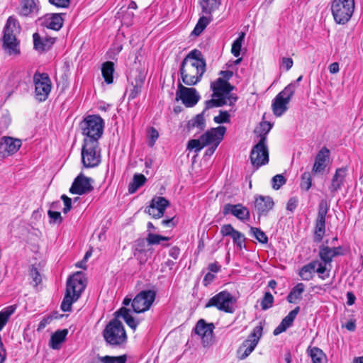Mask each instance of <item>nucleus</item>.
Instances as JSON below:
<instances>
[{
  "mask_svg": "<svg viewBox=\"0 0 363 363\" xmlns=\"http://www.w3.org/2000/svg\"><path fill=\"white\" fill-rule=\"evenodd\" d=\"M206 63L202 52L194 49L182 60L179 72L182 82L187 86L199 82L206 72Z\"/></svg>",
  "mask_w": 363,
  "mask_h": 363,
  "instance_id": "obj_1",
  "label": "nucleus"
},
{
  "mask_svg": "<svg viewBox=\"0 0 363 363\" xmlns=\"http://www.w3.org/2000/svg\"><path fill=\"white\" fill-rule=\"evenodd\" d=\"M83 277V273L77 272L68 279L66 293L61 303L62 311H71L72 303L79 298L86 286Z\"/></svg>",
  "mask_w": 363,
  "mask_h": 363,
  "instance_id": "obj_2",
  "label": "nucleus"
},
{
  "mask_svg": "<svg viewBox=\"0 0 363 363\" xmlns=\"http://www.w3.org/2000/svg\"><path fill=\"white\" fill-rule=\"evenodd\" d=\"M226 132V128L220 125L211 128L202 134L199 139H191L187 144V150L200 152L204 147L219 145Z\"/></svg>",
  "mask_w": 363,
  "mask_h": 363,
  "instance_id": "obj_3",
  "label": "nucleus"
},
{
  "mask_svg": "<svg viewBox=\"0 0 363 363\" xmlns=\"http://www.w3.org/2000/svg\"><path fill=\"white\" fill-rule=\"evenodd\" d=\"M19 30L18 21L12 16L9 17L4 28L3 48L9 55L17 56L21 54L20 43L16 36Z\"/></svg>",
  "mask_w": 363,
  "mask_h": 363,
  "instance_id": "obj_4",
  "label": "nucleus"
},
{
  "mask_svg": "<svg viewBox=\"0 0 363 363\" xmlns=\"http://www.w3.org/2000/svg\"><path fill=\"white\" fill-rule=\"evenodd\" d=\"M83 141L99 142L104 132V121L98 115H89L80 123Z\"/></svg>",
  "mask_w": 363,
  "mask_h": 363,
  "instance_id": "obj_5",
  "label": "nucleus"
},
{
  "mask_svg": "<svg viewBox=\"0 0 363 363\" xmlns=\"http://www.w3.org/2000/svg\"><path fill=\"white\" fill-rule=\"evenodd\" d=\"M106 343L112 347H123L127 342V335L123 323L117 318L111 320L103 331Z\"/></svg>",
  "mask_w": 363,
  "mask_h": 363,
  "instance_id": "obj_6",
  "label": "nucleus"
},
{
  "mask_svg": "<svg viewBox=\"0 0 363 363\" xmlns=\"http://www.w3.org/2000/svg\"><path fill=\"white\" fill-rule=\"evenodd\" d=\"M354 10V0H333L331 11L335 21L345 24L351 18Z\"/></svg>",
  "mask_w": 363,
  "mask_h": 363,
  "instance_id": "obj_7",
  "label": "nucleus"
},
{
  "mask_svg": "<svg viewBox=\"0 0 363 363\" xmlns=\"http://www.w3.org/2000/svg\"><path fill=\"white\" fill-rule=\"evenodd\" d=\"M101 161L99 143L83 141L82 162L85 168H93L99 165Z\"/></svg>",
  "mask_w": 363,
  "mask_h": 363,
  "instance_id": "obj_8",
  "label": "nucleus"
},
{
  "mask_svg": "<svg viewBox=\"0 0 363 363\" xmlns=\"http://www.w3.org/2000/svg\"><path fill=\"white\" fill-rule=\"evenodd\" d=\"M236 302L235 297L228 291H222L211 298L205 308L215 307L220 311L233 313L235 311L233 304Z\"/></svg>",
  "mask_w": 363,
  "mask_h": 363,
  "instance_id": "obj_9",
  "label": "nucleus"
},
{
  "mask_svg": "<svg viewBox=\"0 0 363 363\" xmlns=\"http://www.w3.org/2000/svg\"><path fill=\"white\" fill-rule=\"evenodd\" d=\"M262 331L263 327L261 323L254 328L252 332L237 350V357L239 359H246L254 351L262 335Z\"/></svg>",
  "mask_w": 363,
  "mask_h": 363,
  "instance_id": "obj_10",
  "label": "nucleus"
},
{
  "mask_svg": "<svg viewBox=\"0 0 363 363\" xmlns=\"http://www.w3.org/2000/svg\"><path fill=\"white\" fill-rule=\"evenodd\" d=\"M35 98L37 101H45L51 91L52 83L47 73L35 72L33 75Z\"/></svg>",
  "mask_w": 363,
  "mask_h": 363,
  "instance_id": "obj_11",
  "label": "nucleus"
},
{
  "mask_svg": "<svg viewBox=\"0 0 363 363\" xmlns=\"http://www.w3.org/2000/svg\"><path fill=\"white\" fill-rule=\"evenodd\" d=\"M211 89L213 91L212 96L226 97L229 101L228 105H233L238 100V97L230 92L235 89L228 82L223 78H218L216 81L211 82Z\"/></svg>",
  "mask_w": 363,
  "mask_h": 363,
  "instance_id": "obj_12",
  "label": "nucleus"
},
{
  "mask_svg": "<svg viewBox=\"0 0 363 363\" xmlns=\"http://www.w3.org/2000/svg\"><path fill=\"white\" fill-rule=\"evenodd\" d=\"M156 297L155 291L143 290L133 299V311L136 313H144L150 309Z\"/></svg>",
  "mask_w": 363,
  "mask_h": 363,
  "instance_id": "obj_13",
  "label": "nucleus"
},
{
  "mask_svg": "<svg viewBox=\"0 0 363 363\" xmlns=\"http://www.w3.org/2000/svg\"><path fill=\"white\" fill-rule=\"evenodd\" d=\"M250 160L253 166L259 167L269 162V152L266 144V137H262L250 153Z\"/></svg>",
  "mask_w": 363,
  "mask_h": 363,
  "instance_id": "obj_14",
  "label": "nucleus"
},
{
  "mask_svg": "<svg viewBox=\"0 0 363 363\" xmlns=\"http://www.w3.org/2000/svg\"><path fill=\"white\" fill-rule=\"evenodd\" d=\"M200 99V95L195 88H189L178 84L176 92V100H181L186 107L194 106Z\"/></svg>",
  "mask_w": 363,
  "mask_h": 363,
  "instance_id": "obj_15",
  "label": "nucleus"
},
{
  "mask_svg": "<svg viewBox=\"0 0 363 363\" xmlns=\"http://www.w3.org/2000/svg\"><path fill=\"white\" fill-rule=\"evenodd\" d=\"M290 89H284L276 96L272 101V111L277 117L281 116L288 109L287 105L293 96Z\"/></svg>",
  "mask_w": 363,
  "mask_h": 363,
  "instance_id": "obj_16",
  "label": "nucleus"
},
{
  "mask_svg": "<svg viewBox=\"0 0 363 363\" xmlns=\"http://www.w3.org/2000/svg\"><path fill=\"white\" fill-rule=\"evenodd\" d=\"M93 180L85 177L82 173L79 174L74 180L69 192L72 194L83 195L91 192L94 187L91 185Z\"/></svg>",
  "mask_w": 363,
  "mask_h": 363,
  "instance_id": "obj_17",
  "label": "nucleus"
},
{
  "mask_svg": "<svg viewBox=\"0 0 363 363\" xmlns=\"http://www.w3.org/2000/svg\"><path fill=\"white\" fill-rule=\"evenodd\" d=\"M20 139L9 136H4L0 140V155L6 157L16 153L21 147Z\"/></svg>",
  "mask_w": 363,
  "mask_h": 363,
  "instance_id": "obj_18",
  "label": "nucleus"
},
{
  "mask_svg": "<svg viewBox=\"0 0 363 363\" xmlns=\"http://www.w3.org/2000/svg\"><path fill=\"white\" fill-rule=\"evenodd\" d=\"M129 79L131 81L133 88L130 90L128 99H134L141 93V89L145 79V74L141 70L131 72Z\"/></svg>",
  "mask_w": 363,
  "mask_h": 363,
  "instance_id": "obj_19",
  "label": "nucleus"
},
{
  "mask_svg": "<svg viewBox=\"0 0 363 363\" xmlns=\"http://www.w3.org/2000/svg\"><path fill=\"white\" fill-rule=\"evenodd\" d=\"M223 214L226 216L228 214H232L241 221H247L250 220V213L248 208L241 203L230 204L226 203L223 206Z\"/></svg>",
  "mask_w": 363,
  "mask_h": 363,
  "instance_id": "obj_20",
  "label": "nucleus"
},
{
  "mask_svg": "<svg viewBox=\"0 0 363 363\" xmlns=\"http://www.w3.org/2000/svg\"><path fill=\"white\" fill-rule=\"evenodd\" d=\"M274 203L269 196H259L255 199V208L259 216H266L274 207Z\"/></svg>",
  "mask_w": 363,
  "mask_h": 363,
  "instance_id": "obj_21",
  "label": "nucleus"
},
{
  "mask_svg": "<svg viewBox=\"0 0 363 363\" xmlns=\"http://www.w3.org/2000/svg\"><path fill=\"white\" fill-rule=\"evenodd\" d=\"M347 167H341L336 169L334 176L333 177L329 190L331 196H334L335 194L341 189L344 184L345 177L347 175Z\"/></svg>",
  "mask_w": 363,
  "mask_h": 363,
  "instance_id": "obj_22",
  "label": "nucleus"
},
{
  "mask_svg": "<svg viewBox=\"0 0 363 363\" xmlns=\"http://www.w3.org/2000/svg\"><path fill=\"white\" fill-rule=\"evenodd\" d=\"M214 328L213 323H206L203 319H201L196 323L195 333L202 337L204 343L211 340Z\"/></svg>",
  "mask_w": 363,
  "mask_h": 363,
  "instance_id": "obj_23",
  "label": "nucleus"
},
{
  "mask_svg": "<svg viewBox=\"0 0 363 363\" xmlns=\"http://www.w3.org/2000/svg\"><path fill=\"white\" fill-rule=\"evenodd\" d=\"M300 311V307L297 306L292 311H291L289 314L283 318L281 323L274 329L273 334L274 335H278L280 333L286 330L287 328L291 327Z\"/></svg>",
  "mask_w": 363,
  "mask_h": 363,
  "instance_id": "obj_24",
  "label": "nucleus"
},
{
  "mask_svg": "<svg viewBox=\"0 0 363 363\" xmlns=\"http://www.w3.org/2000/svg\"><path fill=\"white\" fill-rule=\"evenodd\" d=\"M329 157V150L326 147L322 148L317 154L312 168V173H323L326 167V159Z\"/></svg>",
  "mask_w": 363,
  "mask_h": 363,
  "instance_id": "obj_25",
  "label": "nucleus"
},
{
  "mask_svg": "<svg viewBox=\"0 0 363 363\" xmlns=\"http://www.w3.org/2000/svg\"><path fill=\"white\" fill-rule=\"evenodd\" d=\"M203 115L204 113L202 111L201 113L196 115L194 118L188 121L186 124V129L188 132L191 133L195 129H196L195 133V134H196L205 129L206 120Z\"/></svg>",
  "mask_w": 363,
  "mask_h": 363,
  "instance_id": "obj_26",
  "label": "nucleus"
},
{
  "mask_svg": "<svg viewBox=\"0 0 363 363\" xmlns=\"http://www.w3.org/2000/svg\"><path fill=\"white\" fill-rule=\"evenodd\" d=\"M43 24L49 29L59 30L62 27L63 19L60 13H49L44 17Z\"/></svg>",
  "mask_w": 363,
  "mask_h": 363,
  "instance_id": "obj_27",
  "label": "nucleus"
},
{
  "mask_svg": "<svg viewBox=\"0 0 363 363\" xmlns=\"http://www.w3.org/2000/svg\"><path fill=\"white\" fill-rule=\"evenodd\" d=\"M34 48L38 51L48 50L55 42V38H41L38 33L33 35Z\"/></svg>",
  "mask_w": 363,
  "mask_h": 363,
  "instance_id": "obj_28",
  "label": "nucleus"
},
{
  "mask_svg": "<svg viewBox=\"0 0 363 363\" xmlns=\"http://www.w3.org/2000/svg\"><path fill=\"white\" fill-rule=\"evenodd\" d=\"M116 318L121 317L126 324L133 330H135L139 323L135 318L130 314V309L122 307L115 312Z\"/></svg>",
  "mask_w": 363,
  "mask_h": 363,
  "instance_id": "obj_29",
  "label": "nucleus"
},
{
  "mask_svg": "<svg viewBox=\"0 0 363 363\" xmlns=\"http://www.w3.org/2000/svg\"><path fill=\"white\" fill-rule=\"evenodd\" d=\"M318 260H313L308 264L303 266L299 271V276L302 280L309 281L313 279V274L315 272Z\"/></svg>",
  "mask_w": 363,
  "mask_h": 363,
  "instance_id": "obj_30",
  "label": "nucleus"
},
{
  "mask_svg": "<svg viewBox=\"0 0 363 363\" xmlns=\"http://www.w3.org/2000/svg\"><path fill=\"white\" fill-rule=\"evenodd\" d=\"M68 331L67 329L57 330L51 335L49 345L54 350H58L60 345L65 340Z\"/></svg>",
  "mask_w": 363,
  "mask_h": 363,
  "instance_id": "obj_31",
  "label": "nucleus"
},
{
  "mask_svg": "<svg viewBox=\"0 0 363 363\" xmlns=\"http://www.w3.org/2000/svg\"><path fill=\"white\" fill-rule=\"evenodd\" d=\"M305 290V285L303 283H298L294 286L286 297V300L290 303H295L298 300L302 298V294Z\"/></svg>",
  "mask_w": 363,
  "mask_h": 363,
  "instance_id": "obj_32",
  "label": "nucleus"
},
{
  "mask_svg": "<svg viewBox=\"0 0 363 363\" xmlns=\"http://www.w3.org/2000/svg\"><path fill=\"white\" fill-rule=\"evenodd\" d=\"M325 233V220L315 219L313 241L319 243Z\"/></svg>",
  "mask_w": 363,
  "mask_h": 363,
  "instance_id": "obj_33",
  "label": "nucleus"
},
{
  "mask_svg": "<svg viewBox=\"0 0 363 363\" xmlns=\"http://www.w3.org/2000/svg\"><path fill=\"white\" fill-rule=\"evenodd\" d=\"M102 76L104 81L110 84L113 82L114 64L113 62L108 61L102 65L101 67Z\"/></svg>",
  "mask_w": 363,
  "mask_h": 363,
  "instance_id": "obj_34",
  "label": "nucleus"
},
{
  "mask_svg": "<svg viewBox=\"0 0 363 363\" xmlns=\"http://www.w3.org/2000/svg\"><path fill=\"white\" fill-rule=\"evenodd\" d=\"M228 103L229 101L226 97L212 96L211 99L205 102V108L203 112L205 113L206 110L210 108L223 106L224 105L228 104Z\"/></svg>",
  "mask_w": 363,
  "mask_h": 363,
  "instance_id": "obj_35",
  "label": "nucleus"
},
{
  "mask_svg": "<svg viewBox=\"0 0 363 363\" xmlns=\"http://www.w3.org/2000/svg\"><path fill=\"white\" fill-rule=\"evenodd\" d=\"M37 9L34 0H21L20 14L23 16H28L34 13Z\"/></svg>",
  "mask_w": 363,
  "mask_h": 363,
  "instance_id": "obj_36",
  "label": "nucleus"
},
{
  "mask_svg": "<svg viewBox=\"0 0 363 363\" xmlns=\"http://www.w3.org/2000/svg\"><path fill=\"white\" fill-rule=\"evenodd\" d=\"M147 179L142 174H135L133 181L128 185V191L130 194L135 193L140 186L144 185Z\"/></svg>",
  "mask_w": 363,
  "mask_h": 363,
  "instance_id": "obj_37",
  "label": "nucleus"
},
{
  "mask_svg": "<svg viewBox=\"0 0 363 363\" xmlns=\"http://www.w3.org/2000/svg\"><path fill=\"white\" fill-rule=\"evenodd\" d=\"M220 2L221 0H203L201 2L203 13L211 15L213 11L218 9Z\"/></svg>",
  "mask_w": 363,
  "mask_h": 363,
  "instance_id": "obj_38",
  "label": "nucleus"
},
{
  "mask_svg": "<svg viewBox=\"0 0 363 363\" xmlns=\"http://www.w3.org/2000/svg\"><path fill=\"white\" fill-rule=\"evenodd\" d=\"M16 309V306L12 305L4 308L0 311V330L6 325L11 315L14 313Z\"/></svg>",
  "mask_w": 363,
  "mask_h": 363,
  "instance_id": "obj_39",
  "label": "nucleus"
},
{
  "mask_svg": "<svg viewBox=\"0 0 363 363\" xmlns=\"http://www.w3.org/2000/svg\"><path fill=\"white\" fill-rule=\"evenodd\" d=\"M308 352L313 363H324L326 359V356L323 350L318 347H314L311 349L308 348Z\"/></svg>",
  "mask_w": 363,
  "mask_h": 363,
  "instance_id": "obj_40",
  "label": "nucleus"
},
{
  "mask_svg": "<svg viewBox=\"0 0 363 363\" xmlns=\"http://www.w3.org/2000/svg\"><path fill=\"white\" fill-rule=\"evenodd\" d=\"M211 21V15H208V16L200 17L194 30L192 31V34L196 36L199 35L203 32V30L206 28V26L209 24Z\"/></svg>",
  "mask_w": 363,
  "mask_h": 363,
  "instance_id": "obj_41",
  "label": "nucleus"
},
{
  "mask_svg": "<svg viewBox=\"0 0 363 363\" xmlns=\"http://www.w3.org/2000/svg\"><path fill=\"white\" fill-rule=\"evenodd\" d=\"M319 257L325 264H330L334 257L331 247L323 245L320 246L319 248Z\"/></svg>",
  "mask_w": 363,
  "mask_h": 363,
  "instance_id": "obj_42",
  "label": "nucleus"
},
{
  "mask_svg": "<svg viewBox=\"0 0 363 363\" xmlns=\"http://www.w3.org/2000/svg\"><path fill=\"white\" fill-rule=\"evenodd\" d=\"M250 233L259 242L262 244H267L268 242V237L260 228L251 227Z\"/></svg>",
  "mask_w": 363,
  "mask_h": 363,
  "instance_id": "obj_43",
  "label": "nucleus"
},
{
  "mask_svg": "<svg viewBox=\"0 0 363 363\" xmlns=\"http://www.w3.org/2000/svg\"><path fill=\"white\" fill-rule=\"evenodd\" d=\"M99 359L101 363H126L127 357L125 354L117 357L106 355L99 357Z\"/></svg>",
  "mask_w": 363,
  "mask_h": 363,
  "instance_id": "obj_44",
  "label": "nucleus"
},
{
  "mask_svg": "<svg viewBox=\"0 0 363 363\" xmlns=\"http://www.w3.org/2000/svg\"><path fill=\"white\" fill-rule=\"evenodd\" d=\"M245 33H241L238 38H237L233 43L231 48V52L235 57H238L240 55L242 43L245 38Z\"/></svg>",
  "mask_w": 363,
  "mask_h": 363,
  "instance_id": "obj_45",
  "label": "nucleus"
},
{
  "mask_svg": "<svg viewBox=\"0 0 363 363\" xmlns=\"http://www.w3.org/2000/svg\"><path fill=\"white\" fill-rule=\"evenodd\" d=\"M312 186L311 174L308 172H304L301 177L300 188L301 190L308 191Z\"/></svg>",
  "mask_w": 363,
  "mask_h": 363,
  "instance_id": "obj_46",
  "label": "nucleus"
},
{
  "mask_svg": "<svg viewBox=\"0 0 363 363\" xmlns=\"http://www.w3.org/2000/svg\"><path fill=\"white\" fill-rule=\"evenodd\" d=\"M170 238L169 237L162 236L152 233H148L146 238L148 245H158L161 241H167Z\"/></svg>",
  "mask_w": 363,
  "mask_h": 363,
  "instance_id": "obj_47",
  "label": "nucleus"
},
{
  "mask_svg": "<svg viewBox=\"0 0 363 363\" xmlns=\"http://www.w3.org/2000/svg\"><path fill=\"white\" fill-rule=\"evenodd\" d=\"M230 237L238 248L241 250L245 246L244 243L245 241V238L244 234H242L241 232L235 230V233H233Z\"/></svg>",
  "mask_w": 363,
  "mask_h": 363,
  "instance_id": "obj_48",
  "label": "nucleus"
},
{
  "mask_svg": "<svg viewBox=\"0 0 363 363\" xmlns=\"http://www.w3.org/2000/svg\"><path fill=\"white\" fill-rule=\"evenodd\" d=\"M329 210V206L325 200H321L318 204V215L316 219L325 220Z\"/></svg>",
  "mask_w": 363,
  "mask_h": 363,
  "instance_id": "obj_49",
  "label": "nucleus"
},
{
  "mask_svg": "<svg viewBox=\"0 0 363 363\" xmlns=\"http://www.w3.org/2000/svg\"><path fill=\"white\" fill-rule=\"evenodd\" d=\"M274 303V297L270 292H266L261 301L262 309L266 311L272 307Z\"/></svg>",
  "mask_w": 363,
  "mask_h": 363,
  "instance_id": "obj_50",
  "label": "nucleus"
},
{
  "mask_svg": "<svg viewBox=\"0 0 363 363\" xmlns=\"http://www.w3.org/2000/svg\"><path fill=\"white\" fill-rule=\"evenodd\" d=\"M150 205H153L164 211L165 208L169 205V203L164 197L158 196L152 199Z\"/></svg>",
  "mask_w": 363,
  "mask_h": 363,
  "instance_id": "obj_51",
  "label": "nucleus"
},
{
  "mask_svg": "<svg viewBox=\"0 0 363 363\" xmlns=\"http://www.w3.org/2000/svg\"><path fill=\"white\" fill-rule=\"evenodd\" d=\"M286 182V179L282 174H277L272 179V188L275 190L279 189Z\"/></svg>",
  "mask_w": 363,
  "mask_h": 363,
  "instance_id": "obj_52",
  "label": "nucleus"
},
{
  "mask_svg": "<svg viewBox=\"0 0 363 363\" xmlns=\"http://www.w3.org/2000/svg\"><path fill=\"white\" fill-rule=\"evenodd\" d=\"M145 212L154 218H159L163 216L164 211L153 205H150L145 209Z\"/></svg>",
  "mask_w": 363,
  "mask_h": 363,
  "instance_id": "obj_53",
  "label": "nucleus"
},
{
  "mask_svg": "<svg viewBox=\"0 0 363 363\" xmlns=\"http://www.w3.org/2000/svg\"><path fill=\"white\" fill-rule=\"evenodd\" d=\"M213 121L216 123L220 124L225 123H230V115L226 111H220L219 115L213 118Z\"/></svg>",
  "mask_w": 363,
  "mask_h": 363,
  "instance_id": "obj_54",
  "label": "nucleus"
},
{
  "mask_svg": "<svg viewBox=\"0 0 363 363\" xmlns=\"http://www.w3.org/2000/svg\"><path fill=\"white\" fill-rule=\"evenodd\" d=\"M29 276L32 279V281L34 286H38V284H39L42 281L40 272L34 266L31 267L30 269Z\"/></svg>",
  "mask_w": 363,
  "mask_h": 363,
  "instance_id": "obj_55",
  "label": "nucleus"
},
{
  "mask_svg": "<svg viewBox=\"0 0 363 363\" xmlns=\"http://www.w3.org/2000/svg\"><path fill=\"white\" fill-rule=\"evenodd\" d=\"M326 264H323L318 261L315 272L318 274L319 277L322 279H325L329 277V272H326Z\"/></svg>",
  "mask_w": 363,
  "mask_h": 363,
  "instance_id": "obj_56",
  "label": "nucleus"
},
{
  "mask_svg": "<svg viewBox=\"0 0 363 363\" xmlns=\"http://www.w3.org/2000/svg\"><path fill=\"white\" fill-rule=\"evenodd\" d=\"M48 216L50 219V222L52 223H60L62 220L61 213L58 211L49 210L48 211Z\"/></svg>",
  "mask_w": 363,
  "mask_h": 363,
  "instance_id": "obj_57",
  "label": "nucleus"
},
{
  "mask_svg": "<svg viewBox=\"0 0 363 363\" xmlns=\"http://www.w3.org/2000/svg\"><path fill=\"white\" fill-rule=\"evenodd\" d=\"M272 128V124L267 121H264L260 123L259 125V136L260 138L263 136L267 138V133L270 131Z\"/></svg>",
  "mask_w": 363,
  "mask_h": 363,
  "instance_id": "obj_58",
  "label": "nucleus"
},
{
  "mask_svg": "<svg viewBox=\"0 0 363 363\" xmlns=\"http://www.w3.org/2000/svg\"><path fill=\"white\" fill-rule=\"evenodd\" d=\"M235 229L233 227L231 224H225L220 228V234L223 237L231 236L233 233H235Z\"/></svg>",
  "mask_w": 363,
  "mask_h": 363,
  "instance_id": "obj_59",
  "label": "nucleus"
},
{
  "mask_svg": "<svg viewBox=\"0 0 363 363\" xmlns=\"http://www.w3.org/2000/svg\"><path fill=\"white\" fill-rule=\"evenodd\" d=\"M149 138H150L149 145L150 147H152V146H154L157 138H159L158 131L153 127H151L150 128Z\"/></svg>",
  "mask_w": 363,
  "mask_h": 363,
  "instance_id": "obj_60",
  "label": "nucleus"
},
{
  "mask_svg": "<svg viewBox=\"0 0 363 363\" xmlns=\"http://www.w3.org/2000/svg\"><path fill=\"white\" fill-rule=\"evenodd\" d=\"M50 4L57 8H67L69 6L70 0H48Z\"/></svg>",
  "mask_w": 363,
  "mask_h": 363,
  "instance_id": "obj_61",
  "label": "nucleus"
},
{
  "mask_svg": "<svg viewBox=\"0 0 363 363\" xmlns=\"http://www.w3.org/2000/svg\"><path fill=\"white\" fill-rule=\"evenodd\" d=\"M298 200L296 197H291L289 199L286 204V210L293 213L298 206Z\"/></svg>",
  "mask_w": 363,
  "mask_h": 363,
  "instance_id": "obj_62",
  "label": "nucleus"
},
{
  "mask_svg": "<svg viewBox=\"0 0 363 363\" xmlns=\"http://www.w3.org/2000/svg\"><path fill=\"white\" fill-rule=\"evenodd\" d=\"M61 199L63 201L65 204L63 213H67L72 208V199L65 194L61 196Z\"/></svg>",
  "mask_w": 363,
  "mask_h": 363,
  "instance_id": "obj_63",
  "label": "nucleus"
},
{
  "mask_svg": "<svg viewBox=\"0 0 363 363\" xmlns=\"http://www.w3.org/2000/svg\"><path fill=\"white\" fill-rule=\"evenodd\" d=\"M53 318H54L52 315H48L44 317L38 324V330L40 331L44 329L48 325H49L52 322Z\"/></svg>",
  "mask_w": 363,
  "mask_h": 363,
  "instance_id": "obj_64",
  "label": "nucleus"
}]
</instances>
